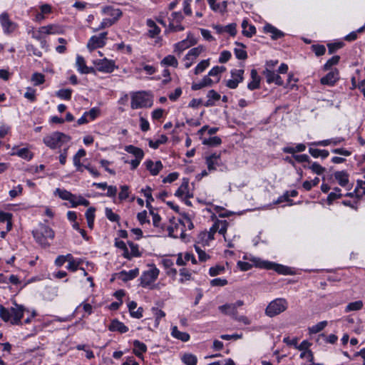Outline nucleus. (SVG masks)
I'll use <instances>...</instances> for the list:
<instances>
[{
  "mask_svg": "<svg viewBox=\"0 0 365 365\" xmlns=\"http://www.w3.org/2000/svg\"><path fill=\"white\" fill-rule=\"evenodd\" d=\"M24 308L21 305L14 304L10 309L5 308L0 304V317L4 322H9L12 324H19L24 316Z\"/></svg>",
  "mask_w": 365,
  "mask_h": 365,
  "instance_id": "f257e3e1",
  "label": "nucleus"
},
{
  "mask_svg": "<svg viewBox=\"0 0 365 365\" xmlns=\"http://www.w3.org/2000/svg\"><path fill=\"white\" fill-rule=\"evenodd\" d=\"M33 236L36 242L42 247L47 248L50 247L51 243L49 240H52L54 238L55 232L48 225H40L38 228L33 231Z\"/></svg>",
  "mask_w": 365,
  "mask_h": 365,
  "instance_id": "f03ea898",
  "label": "nucleus"
},
{
  "mask_svg": "<svg viewBox=\"0 0 365 365\" xmlns=\"http://www.w3.org/2000/svg\"><path fill=\"white\" fill-rule=\"evenodd\" d=\"M250 261L253 262L255 267L265 269H273L277 272L278 274H292V272L291 269L288 267L279 264L274 262H272L267 260H263L258 257H252L250 258Z\"/></svg>",
  "mask_w": 365,
  "mask_h": 365,
  "instance_id": "7ed1b4c3",
  "label": "nucleus"
},
{
  "mask_svg": "<svg viewBox=\"0 0 365 365\" xmlns=\"http://www.w3.org/2000/svg\"><path fill=\"white\" fill-rule=\"evenodd\" d=\"M131 102L130 107L133 110L151 107L153 99L151 96L145 91H135L130 93Z\"/></svg>",
  "mask_w": 365,
  "mask_h": 365,
  "instance_id": "20e7f679",
  "label": "nucleus"
},
{
  "mask_svg": "<svg viewBox=\"0 0 365 365\" xmlns=\"http://www.w3.org/2000/svg\"><path fill=\"white\" fill-rule=\"evenodd\" d=\"M343 195L349 197H353L355 195L358 199L361 198L364 195H365V180H357L356 187H355L353 192H346V194H342L340 188H334L333 191L329 194L327 200L329 203H331L334 200L340 198Z\"/></svg>",
  "mask_w": 365,
  "mask_h": 365,
  "instance_id": "39448f33",
  "label": "nucleus"
},
{
  "mask_svg": "<svg viewBox=\"0 0 365 365\" xmlns=\"http://www.w3.org/2000/svg\"><path fill=\"white\" fill-rule=\"evenodd\" d=\"M71 140V137L61 132H53L43 139V143L51 149L60 148Z\"/></svg>",
  "mask_w": 365,
  "mask_h": 365,
  "instance_id": "423d86ee",
  "label": "nucleus"
},
{
  "mask_svg": "<svg viewBox=\"0 0 365 365\" xmlns=\"http://www.w3.org/2000/svg\"><path fill=\"white\" fill-rule=\"evenodd\" d=\"M288 308V302L284 298H277L269 303L265 309V314L269 317L284 312Z\"/></svg>",
  "mask_w": 365,
  "mask_h": 365,
  "instance_id": "0eeeda50",
  "label": "nucleus"
},
{
  "mask_svg": "<svg viewBox=\"0 0 365 365\" xmlns=\"http://www.w3.org/2000/svg\"><path fill=\"white\" fill-rule=\"evenodd\" d=\"M160 270L155 266L151 265L150 269L144 271L140 276V285L143 287L150 286L158 277Z\"/></svg>",
  "mask_w": 365,
  "mask_h": 365,
  "instance_id": "6e6552de",
  "label": "nucleus"
},
{
  "mask_svg": "<svg viewBox=\"0 0 365 365\" xmlns=\"http://www.w3.org/2000/svg\"><path fill=\"white\" fill-rule=\"evenodd\" d=\"M0 24L5 34H11L18 29V24L10 19L6 12L0 14Z\"/></svg>",
  "mask_w": 365,
  "mask_h": 365,
  "instance_id": "1a4fd4ad",
  "label": "nucleus"
},
{
  "mask_svg": "<svg viewBox=\"0 0 365 365\" xmlns=\"http://www.w3.org/2000/svg\"><path fill=\"white\" fill-rule=\"evenodd\" d=\"M108 32H102L99 35L92 36L88 43L87 48L90 51H93L96 48H102L106 43Z\"/></svg>",
  "mask_w": 365,
  "mask_h": 365,
  "instance_id": "9d476101",
  "label": "nucleus"
},
{
  "mask_svg": "<svg viewBox=\"0 0 365 365\" xmlns=\"http://www.w3.org/2000/svg\"><path fill=\"white\" fill-rule=\"evenodd\" d=\"M93 64L98 71L105 73H112L116 68L114 61L106 58L95 60Z\"/></svg>",
  "mask_w": 365,
  "mask_h": 365,
  "instance_id": "9b49d317",
  "label": "nucleus"
},
{
  "mask_svg": "<svg viewBox=\"0 0 365 365\" xmlns=\"http://www.w3.org/2000/svg\"><path fill=\"white\" fill-rule=\"evenodd\" d=\"M244 72L243 69H232L230 72L232 78L226 81V86L230 89L237 88L239 83L243 81Z\"/></svg>",
  "mask_w": 365,
  "mask_h": 365,
  "instance_id": "f8f14e48",
  "label": "nucleus"
},
{
  "mask_svg": "<svg viewBox=\"0 0 365 365\" xmlns=\"http://www.w3.org/2000/svg\"><path fill=\"white\" fill-rule=\"evenodd\" d=\"M204 51L205 48L202 46L191 48L184 57L185 67L189 68Z\"/></svg>",
  "mask_w": 365,
  "mask_h": 365,
  "instance_id": "ddd939ff",
  "label": "nucleus"
},
{
  "mask_svg": "<svg viewBox=\"0 0 365 365\" xmlns=\"http://www.w3.org/2000/svg\"><path fill=\"white\" fill-rule=\"evenodd\" d=\"M10 155L12 156L16 155L26 161L32 160L34 155L28 147L21 148L19 145H14L11 148Z\"/></svg>",
  "mask_w": 365,
  "mask_h": 365,
  "instance_id": "4468645a",
  "label": "nucleus"
},
{
  "mask_svg": "<svg viewBox=\"0 0 365 365\" xmlns=\"http://www.w3.org/2000/svg\"><path fill=\"white\" fill-rule=\"evenodd\" d=\"M242 305H244V302L242 300H238L235 303L226 304L220 306L219 310L225 314L232 316L234 319L235 317L237 314V307H242Z\"/></svg>",
  "mask_w": 365,
  "mask_h": 365,
  "instance_id": "2eb2a0df",
  "label": "nucleus"
},
{
  "mask_svg": "<svg viewBox=\"0 0 365 365\" xmlns=\"http://www.w3.org/2000/svg\"><path fill=\"white\" fill-rule=\"evenodd\" d=\"M339 79V73L338 69L335 68L329 72L325 76L320 79L322 85L333 86Z\"/></svg>",
  "mask_w": 365,
  "mask_h": 365,
  "instance_id": "dca6fc26",
  "label": "nucleus"
},
{
  "mask_svg": "<svg viewBox=\"0 0 365 365\" xmlns=\"http://www.w3.org/2000/svg\"><path fill=\"white\" fill-rule=\"evenodd\" d=\"M205 160L209 171L215 170L217 167L222 165L220 154L213 153L209 156H207Z\"/></svg>",
  "mask_w": 365,
  "mask_h": 365,
  "instance_id": "f3484780",
  "label": "nucleus"
},
{
  "mask_svg": "<svg viewBox=\"0 0 365 365\" xmlns=\"http://www.w3.org/2000/svg\"><path fill=\"white\" fill-rule=\"evenodd\" d=\"M101 11L103 14L112 17L110 19L111 21H114L115 24L118 21L123 14L120 9H115L111 6H103Z\"/></svg>",
  "mask_w": 365,
  "mask_h": 365,
  "instance_id": "a211bd4d",
  "label": "nucleus"
},
{
  "mask_svg": "<svg viewBox=\"0 0 365 365\" xmlns=\"http://www.w3.org/2000/svg\"><path fill=\"white\" fill-rule=\"evenodd\" d=\"M146 169L152 175H157L163 168L161 161L153 162L152 160H146L144 163Z\"/></svg>",
  "mask_w": 365,
  "mask_h": 365,
  "instance_id": "6ab92c4d",
  "label": "nucleus"
},
{
  "mask_svg": "<svg viewBox=\"0 0 365 365\" xmlns=\"http://www.w3.org/2000/svg\"><path fill=\"white\" fill-rule=\"evenodd\" d=\"M76 67L77 71L83 74H87L94 72V68L88 67L86 63L84 58L80 55L76 56Z\"/></svg>",
  "mask_w": 365,
  "mask_h": 365,
  "instance_id": "aec40b11",
  "label": "nucleus"
},
{
  "mask_svg": "<svg viewBox=\"0 0 365 365\" xmlns=\"http://www.w3.org/2000/svg\"><path fill=\"white\" fill-rule=\"evenodd\" d=\"M344 141V138L336 137V138H330V139L309 143L308 145L309 146L314 145V146H324H324H328L330 145H337Z\"/></svg>",
  "mask_w": 365,
  "mask_h": 365,
  "instance_id": "412c9836",
  "label": "nucleus"
},
{
  "mask_svg": "<svg viewBox=\"0 0 365 365\" xmlns=\"http://www.w3.org/2000/svg\"><path fill=\"white\" fill-rule=\"evenodd\" d=\"M263 31L267 34H270L271 38L273 40H277L284 36V32L269 24H267L264 26Z\"/></svg>",
  "mask_w": 365,
  "mask_h": 365,
  "instance_id": "4be33fe9",
  "label": "nucleus"
},
{
  "mask_svg": "<svg viewBox=\"0 0 365 365\" xmlns=\"http://www.w3.org/2000/svg\"><path fill=\"white\" fill-rule=\"evenodd\" d=\"M264 75L268 83H275L279 86L283 85V81L282 78L274 71H272L269 69H266L264 71Z\"/></svg>",
  "mask_w": 365,
  "mask_h": 365,
  "instance_id": "5701e85b",
  "label": "nucleus"
},
{
  "mask_svg": "<svg viewBox=\"0 0 365 365\" xmlns=\"http://www.w3.org/2000/svg\"><path fill=\"white\" fill-rule=\"evenodd\" d=\"M195 43L196 41L192 38H190V35H188L186 39H184L175 44V51L180 53L186 48L195 45Z\"/></svg>",
  "mask_w": 365,
  "mask_h": 365,
  "instance_id": "b1692460",
  "label": "nucleus"
},
{
  "mask_svg": "<svg viewBox=\"0 0 365 365\" xmlns=\"http://www.w3.org/2000/svg\"><path fill=\"white\" fill-rule=\"evenodd\" d=\"M188 189L189 180L187 178H183L182 182L176 190L175 195L178 197H190Z\"/></svg>",
  "mask_w": 365,
  "mask_h": 365,
  "instance_id": "393cba45",
  "label": "nucleus"
},
{
  "mask_svg": "<svg viewBox=\"0 0 365 365\" xmlns=\"http://www.w3.org/2000/svg\"><path fill=\"white\" fill-rule=\"evenodd\" d=\"M139 274V269L138 268L130 269L129 271L123 270L118 273V278L123 281H129L133 279Z\"/></svg>",
  "mask_w": 365,
  "mask_h": 365,
  "instance_id": "a878e982",
  "label": "nucleus"
},
{
  "mask_svg": "<svg viewBox=\"0 0 365 365\" xmlns=\"http://www.w3.org/2000/svg\"><path fill=\"white\" fill-rule=\"evenodd\" d=\"M108 329L111 331H118L121 334L128 331V328L121 322L114 319L108 326Z\"/></svg>",
  "mask_w": 365,
  "mask_h": 365,
  "instance_id": "bb28decb",
  "label": "nucleus"
},
{
  "mask_svg": "<svg viewBox=\"0 0 365 365\" xmlns=\"http://www.w3.org/2000/svg\"><path fill=\"white\" fill-rule=\"evenodd\" d=\"M252 81L248 83L247 88L250 91L259 88L260 77L255 69H252L250 73Z\"/></svg>",
  "mask_w": 365,
  "mask_h": 365,
  "instance_id": "cd10ccee",
  "label": "nucleus"
},
{
  "mask_svg": "<svg viewBox=\"0 0 365 365\" xmlns=\"http://www.w3.org/2000/svg\"><path fill=\"white\" fill-rule=\"evenodd\" d=\"M133 346L134 348L133 352L138 358L142 359L143 354L147 351V346L144 343L140 341L139 340H134Z\"/></svg>",
  "mask_w": 365,
  "mask_h": 365,
  "instance_id": "c85d7f7f",
  "label": "nucleus"
},
{
  "mask_svg": "<svg viewBox=\"0 0 365 365\" xmlns=\"http://www.w3.org/2000/svg\"><path fill=\"white\" fill-rule=\"evenodd\" d=\"M242 34L247 37H252L256 33L255 26L249 24L247 19H244L242 22Z\"/></svg>",
  "mask_w": 365,
  "mask_h": 365,
  "instance_id": "c756f323",
  "label": "nucleus"
},
{
  "mask_svg": "<svg viewBox=\"0 0 365 365\" xmlns=\"http://www.w3.org/2000/svg\"><path fill=\"white\" fill-rule=\"evenodd\" d=\"M124 150L127 153L133 155L135 157V158L143 159V158H144V155H145L144 152L140 148L135 147L132 145H129L125 146Z\"/></svg>",
  "mask_w": 365,
  "mask_h": 365,
  "instance_id": "7c9ffc66",
  "label": "nucleus"
},
{
  "mask_svg": "<svg viewBox=\"0 0 365 365\" xmlns=\"http://www.w3.org/2000/svg\"><path fill=\"white\" fill-rule=\"evenodd\" d=\"M235 44L237 46L235 48L234 53L237 58L245 60L247 58V53L245 51V46L240 42L236 41Z\"/></svg>",
  "mask_w": 365,
  "mask_h": 365,
  "instance_id": "2f4dec72",
  "label": "nucleus"
},
{
  "mask_svg": "<svg viewBox=\"0 0 365 365\" xmlns=\"http://www.w3.org/2000/svg\"><path fill=\"white\" fill-rule=\"evenodd\" d=\"M212 10L214 11L224 13L225 12L227 6V1L222 3H217L215 0H207Z\"/></svg>",
  "mask_w": 365,
  "mask_h": 365,
  "instance_id": "473e14b6",
  "label": "nucleus"
},
{
  "mask_svg": "<svg viewBox=\"0 0 365 365\" xmlns=\"http://www.w3.org/2000/svg\"><path fill=\"white\" fill-rule=\"evenodd\" d=\"M208 100L205 103L204 106L206 107H211L215 106V101L220 99V95L217 93L215 90H210L207 94Z\"/></svg>",
  "mask_w": 365,
  "mask_h": 365,
  "instance_id": "72a5a7b5",
  "label": "nucleus"
},
{
  "mask_svg": "<svg viewBox=\"0 0 365 365\" xmlns=\"http://www.w3.org/2000/svg\"><path fill=\"white\" fill-rule=\"evenodd\" d=\"M146 25L148 26V36L150 38H155L160 33V29L156 25L152 19L146 21Z\"/></svg>",
  "mask_w": 365,
  "mask_h": 365,
  "instance_id": "f704fd0d",
  "label": "nucleus"
},
{
  "mask_svg": "<svg viewBox=\"0 0 365 365\" xmlns=\"http://www.w3.org/2000/svg\"><path fill=\"white\" fill-rule=\"evenodd\" d=\"M334 178L342 187H346L349 183V175L345 171L336 172L334 173Z\"/></svg>",
  "mask_w": 365,
  "mask_h": 365,
  "instance_id": "c9c22d12",
  "label": "nucleus"
},
{
  "mask_svg": "<svg viewBox=\"0 0 365 365\" xmlns=\"http://www.w3.org/2000/svg\"><path fill=\"white\" fill-rule=\"evenodd\" d=\"M54 193L62 200H68L71 203H72L73 198H76V195L63 189L57 188Z\"/></svg>",
  "mask_w": 365,
  "mask_h": 365,
  "instance_id": "e433bc0d",
  "label": "nucleus"
},
{
  "mask_svg": "<svg viewBox=\"0 0 365 365\" xmlns=\"http://www.w3.org/2000/svg\"><path fill=\"white\" fill-rule=\"evenodd\" d=\"M226 70L225 66H215L208 73L210 77H215L214 80L215 83L219 82L220 79V74Z\"/></svg>",
  "mask_w": 365,
  "mask_h": 365,
  "instance_id": "4c0bfd02",
  "label": "nucleus"
},
{
  "mask_svg": "<svg viewBox=\"0 0 365 365\" xmlns=\"http://www.w3.org/2000/svg\"><path fill=\"white\" fill-rule=\"evenodd\" d=\"M171 334L174 338L182 341H187L190 339L189 334L179 331L177 327H173L172 328Z\"/></svg>",
  "mask_w": 365,
  "mask_h": 365,
  "instance_id": "58836bf2",
  "label": "nucleus"
},
{
  "mask_svg": "<svg viewBox=\"0 0 365 365\" xmlns=\"http://www.w3.org/2000/svg\"><path fill=\"white\" fill-rule=\"evenodd\" d=\"M309 153L312 157L315 158L320 157L322 159H325L329 155V153L327 150H320L312 148H309Z\"/></svg>",
  "mask_w": 365,
  "mask_h": 365,
  "instance_id": "ea45409f",
  "label": "nucleus"
},
{
  "mask_svg": "<svg viewBox=\"0 0 365 365\" xmlns=\"http://www.w3.org/2000/svg\"><path fill=\"white\" fill-rule=\"evenodd\" d=\"M86 153L84 149H80L76 153V155L73 158V165L76 167L77 170L82 171L81 167L82 165L81 163V158L86 155Z\"/></svg>",
  "mask_w": 365,
  "mask_h": 365,
  "instance_id": "a19ab883",
  "label": "nucleus"
},
{
  "mask_svg": "<svg viewBox=\"0 0 365 365\" xmlns=\"http://www.w3.org/2000/svg\"><path fill=\"white\" fill-rule=\"evenodd\" d=\"M182 361L185 365H197V358L194 354L185 353L181 356Z\"/></svg>",
  "mask_w": 365,
  "mask_h": 365,
  "instance_id": "79ce46f5",
  "label": "nucleus"
},
{
  "mask_svg": "<svg viewBox=\"0 0 365 365\" xmlns=\"http://www.w3.org/2000/svg\"><path fill=\"white\" fill-rule=\"evenodd\" d=\"M161 65L166 66H172L177 68L178 66V61L177 58L173 55H168L165 56L160 62Z\"/></svg>",
  "mask_w": 365,
  "mask_h": 365,
  "instance_id": "37998d69",
  "label": "nucleus"
},
{
  "mask_svg": "<svg viewBox=\"0 0 365 365\" xmlns=\"http://www.w3.org/2000/svg\"><path fill=\"white\" fill-rule=\"evenodd\" d=\"M43 31L46 35L58 34L61 33V28L56 24H49L43 26Z\"/></svg>",
  "mask_w": 365,
  "mask_h": 365,
  "instance_id": "c03bdc74",
  "label": "nucleus"
},
{
  "mask_svg": "<svg viewBox=\"0 0 365 365\" xmlns=\"http://www.w3.org/2000/svg\"><path fill=\"white\" fill-rule=\"evenodd\" d=\"M327 324L328 322L327 321H322L315 325L309 327L308 328L309 333L310 334H317L322 331L327 327Z\"/></svg>",
  "mask_w": 365,
  "mask_h": 365,
  "instance_id": "a18cd8bd",
  "label": "nucleus"
},
{
  "mask_svg": "<svg viewBox=\"0 0 365 365\" xmlns=\"http://www.w3.org/2000/svg\"><path fill=\"white\" fill-rule=\"evenodd\" d=\"M364 306L363 302L361 300L355 301L353 302L349 303L345 307V312H349L351 311H358L362 309Z\"/></svg>",
  "mask_w": 365,
  "mask_h": 365,
  "instance_id": "49530a36",
  "label": "nucleus"
},
{
  "mask_svg": "<svg viewBox=\"0 0 365 365\" xmlns=\"http://www.w3.org/2000/svg\"><path fill=\"white\" fill-rule=\"evenodd\" d=\"M31 81L34 86H40L45 82V76L41 73H34L31 76Z\"/></svg>",
  "mask_w": 365,
  "mask_h": 365,
  "instance_id": "de8ad7c7",
  "label": "nucleus"
},
{
  "mask_svg": "<svg viewBox=\"0 0 365 365\" xmlns=\"http://www.w3.org/2000/svg\"><path fill=\"white\" fill-rule=\"evenodd\" d=\"M114 21H111L109 18H105L102 20L99 26L96 28H93L92 30L93 32H97L100 30L104 29L106 28H108L113 25Z\"/></svg>",
  "mask_w": 365,
  "mask_h": 365,
  "instance_id": "09e8293b",
  "label": "nucleus"
},
{
  "mask_svg": "<svg viewBox=\"0 0 365 365\" xmlns=\"http://www.w3.org/2000/svg\"><path fill=\"white\" fill-rule=\"evenodd\" d=\"M210 66V59L201 61L195 68V74L198 75L202 73Z\"/></svg>",
  "mask_w": 365,
  "mask_h": 365,
  "instance_id": "8fccbe9b",
  "label": "nucleus"
},
{
  "mask_svg": "<svg viewBox=\"0 0 365 365\" xmlns=\"http://www.w3.org/2000/svg\"><path fill=\"white\" fill-rule=\"evenodd\" d=\"M180 278L179 279V282L180 283H184L186 281H189L192 278V273L191 272L186 269V268H182L180 269Z\"/></svg>",
  "mask_w": 365,
  "mask_h": 365,
  "instance_id": "3c124183",
  "label": "nucleus"
},
{
  "mask_svg": "<svg viewBox=\"0 0 365 365\" xmlns=\"http://www.w3.org/2000/svg\"><path fill=\"white\" fill-rule=\"evenodd\" d=\"M221 143H222V140H221L220 138H219L217 136L210 137L208 138H204L202 140L203 145H210V146H217V145L221 144Z\"/></svg>",
  "mask_w": 365,
  "mask_h": 365,
  "instance_id": "603ef678",
  "label": "nucleus"
},
{
  "mask_svg": "<svg viewBox=\"0 0 365 365\" xmlns=\"http://www.w3.org/2000/svg\"><path fill=\"white\" fill-rule=\"evenodd\" d=\"M71 89H61L56 92V96L63 100H70L71 98Z\"/></svg>",
  "mask_w": 365,
  "mask_h": 365,
  "instance_id": "864d4df0",
  "label": "nucleus"
},
{
  "mask_svg": "<svg viewBox=\"0 0 365 365\" xmlns=\"http://www.w3.org/2000/svg\"><path fill=\"white\" fill-rule=\"evenodd\" d=\"M339 60V56H334L326 62V63L323 66V70L325 71L329 70L333 66L338 64Z\"/></svg>",
  "mask_w": 365,
  "mask_h": 365,
  "instance_id": "5fc2aeb1",
  "label": "nucleus"
},
{
  "mask_svg": "<svg viewBox=\"0 0 365 365\" xmlns=\"http://www.w3.org/2000/svg\"><path fill=\"white\" fill-rule=\"evenodd\" d=\"M129 247L130 248V253L126 254L125 257L127 258H131L133 257H139L140 255V253L138 250V245L136 244H134L133 242H128Z\"/></svg>",
  "mask_w": 365,
  "mask_h": 365,
  "instance_id": "6e6d98bb",
  "label": "nucleus"
},
{
  "mask_svg": "<svg viewBox=\"0 0 365 365\" xmlns=\"http://www.w3.org/2000/svg\"><path fill=\"white\" fill-rule=\"evenodd\" d=\"M168 138L163 135L160 138L156 140H149V146L153 149H157L160 145L164 144L167 142Z\"/></svg>",
  "mask_w": 365,
  "mask_h": 365,
  "instance_id": "4d7b16f0",
  "label": "nucleus"
},
{
  "mask_svg": "<svg viewBox=\"0 0 365 365\" xmlns=\"http://www.w3.org/2000/svg\"><path fill=\"white\" fill-rule=\"evenodd\" d=\"M216 223L217 232L222 235H225L227 230V222L226 220H218Z\"/></svg>",
  "mask_w": 365,
  "mask_h": 365,
  "instance_id": "13d9d810",
  "label": "nucleus"
},
{
  "mask_svg": "<svg viewBox=\"0 0 365 365\" xmlns=\"http://www.w3.org/2000/svg\"><path fill=\"white\" fill-rule=\"evenodd\" d=\"M309 169L312 170V171L317 175H322L326 170L325 168L320 165L318 163L314 162L310 166L308 167Z\"/></svg>",
  "mask_w": 365,
  "mask_h": 365,
  "instance_id": "bf43d9fd",
  "label": "nucleus"
},
{
  "mask_svg": "<svg viewBox=\"0 0 365 365\" xmlns=\"http://www.w3.org/2000/svg\"><path fill=\"white\" fill-rule=\"evenodd\" d=\"M212 239H210L209 237V234L207 233V231H204L200 233L198 235V243H202L205 245H208L209 242L212 241Z\"/></svg>",
  "mask_w": 365,
  "mask_h": 365,
  "instance_id": "052dcab7",
  "label": "nucleus"
},
{
  "mask_svg": "<svg viewBox=\"0 0 365 365\" xmlns=\"http://www.w3.org/2000/svg\"><path fill=\"white\" fill-rule=\"evenodd\" d=\"M120 188V191L118 194V198L120 200H125L130 195L129 187L128 185H121Z\"/></svg>",
  "mask_w": 365,
  "mask_h": 365,
  "instance_id": "680f3d73",
  "label": "nucleus"
},
{
  "mask_svg": "<svg viewBox=\"0 0 365 365\" xmlns=\"http://www.w3.org/2000/svg\"><path fill=\"white\" fill-rule=\"evenodd\" d=\"M106 217L111 222H118L120 216L113 212L110 208L106 207L105 210Z\"/></svg>",
  "mask_w": 365,
  "mask_h": 365,
  "instance_id": "e2e57ef3",
  "label": "nucleus"
},
{
  "mask_svg": "<svg viewBox=\"0 0 365 365\" xmlns=\"http://www.w3.org/2000/svg\"><path fill=\"white\" fill-rule=\"evenodd\" d=\"M82 262H83V260L81 259H76L73 262H70L68 264L66 268L69 271L74 272L78 269V267L81 264Z\"/></svg>",
  "mask_w": 365,
  "mask_h": 365,
  "instance_id": "0e129e2a",
  "label": "nucleus"
},
{
  "mask_svg": "<svg viewBox=\"0 0 365 365\" xmlns=\"http://www.w3.org/2000/svg\"><path fill=\"white\" fill-rule=\"evenodd\" d=\"M43 26L38 29V30H34V29L29 31V34H31L32 38L41 41L43 36L46 35L44 32H43Z\"/></svg>",
  "mask_w": 365,
  "mask_h": 365,
  "instance_id": "69168bd1",
  "label": "nucleus"
},
{
  "mask_svg": "<svg viewBox=\"0 0 365 365\" xmlns=\"http://www.w3.org/2000/svg\"><path fill=\"white\" fill-rule=\"evenodd\" d=\"M36 90L31 87H28L26 88V92L24 93V97L29 101L34 102L36 100Z\"/></svg>",
  "mask_w": 365,
  "mask_h": 365,
  "instance_id": "338daca9",
  "label": "nucleus"
},
{
  "mask_svg": "<svg viewBox=\"0 0 365 365\" xmlns=\"http://www.w3.org/2000/svg\"><path fill=\"white\" fill-rule=\"evenodd\" d=\"M225 272V267L222 265H216L215 267H210L209 270V274L214 277L219 274H222Z\"/></svg>",
  "mask_w": 365,
  "mask_h": 365,
  "instance_id": "774afa93",
  "label": "nucleus"
}]
</instances>
